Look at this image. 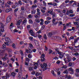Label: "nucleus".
<instances>
[{"mask_svg": "<svg viewBox=\"0 0 79 79\" xmlns=\"http://www.w3.org/2000/svg\"><path fill=\"white\" fill-rule=\"evenodd\" d=\"M0 27H1V30H0V36H1L3 34L2 33L1 31L2 32H5V30H4V25L3 23H0Z\"/></svg>", "mask_w": 79, "mask_h": 79, "instance_id": "obj_1", "label": "nucleus"}, {"mask_svg": "<svg viewBox=\"0 0 79 79\" xmlns=\"http://www.w3.org/2000/svg\"><path fill=\"white\" fill-rule=\"evenodd\" d=\"M29 33L30 34V35H32V36H33L34 37H37V35H35V33L34 32L32 31V30H30L29 31Z\"/></svg>", "mask_w": 79, "mask_h": 79, "instance_id": "obj_2", "label": "nucleus"}, {"mask_svg": "<svg viewBox=\"0 0 79 79\" xmlns=\"http://www.w3.org/2000/svg\"><path fill=\"white\" fill-rule=\"evenodd\" d=\"M10 73H7L6 74V76H3L2 78L3 79H5L6 78H9V77H10Z\"/></svg>", "mask_w": 79, "mask_h": 79, "instance_id": "obj_3", "label": "nucleus"}, {"mask_svg": "<svg viewBox=\"0 0 79 79\" xmlns=\"http://www.w3.org/2000/svg\"><path fill=\"white\" fill-rule=\"evenodd\" d=\"M58 54L59 55V57L60 58H63V57L64 55V53L62 52H59Z\"/></svg>", "mask_w": 79, "mask_h": 79, "instance_id": "obj_4", "label": "nucleus"}, {"mask_svg": "<svg viewBox=\"0 0 79 79\" xmlns=\"http://www.w3.org/2000/svg\"><path fill=\"white\" fill-rule=\"evenodd\" d=\"M11 16H8L7 18V19L6 20V23H10V21H11Z\"/></svg>", "mask_w": 79, "mask_h": 79, "instance_id": "obj_5", "label": "nucleus"}, {"mask_svg": "<svg viewBox=\"0 0 79 79\" xmlns=\"http://www.w3.org/2000/svg\"><path fill=\"white\" fill-rule=\"evenodd\" d=\"M55 34L54 33V32H49L48 33V36L49 37H52L53 35H54Z\"/></svg>", "mask_w": 79, "mask_h": 79, "instance_id": "obj_6", "label": "nucleus"}, {"mask_svg": "<svg viewBox=\"0 0 79 79\" xmlns=\"http://www.w3.org/2000/svg\"><path fill=\"white\" fill-rule=\"evenodd\" d=\"M5 50L1 49L0 50V56H2L3 55V54L5 53Z\"/></svg>", "mask_w": 79, "mask_h": 79, "instance_id": "obj_7", "label": "nucleus"}, {"mask_svg": "<svg viewBox=\"0 0 79 79\" xmlns=\"http://www.w3.org/2000/svg\"><path fill=\"white\" fill-rule=\"evenodd\" d=\"M13 10V9L11 8H9V9H7L5 10L6 13H9Z\"/></svg>", "mask_w": 79, "mask_h": 79, "instance_id": "obj_8", "label": "nucleus"}, {"mask_svg": "<svg viewBox=\"0 0 79 79\" xmlns=\"http://www.w3.org/2000/svg\"><path fill=\"white\" fill-rule=\"evenodd\" d=\"M73 23H74V25H76L77 26V29H79V23H78V22H76H76H73Z\"/></svg>", "mask_w": 79, "mask_h": 79, "instance_id": "obj_9", "label": "nucleus"}, {"mask_svg": "<svg viewBox=\"0 0 79 79\" xmlns=\"http://www.w3.org/2000/svg\"><path fill=\"white\" fill-rule=\"evenodd\" d=\"M45 54H43L41 55V61H44L45 60Z\"/></svg>", "mask_w": 79, "mask_h": 79, "instance_id": "obj_10", "label": "nucleus"}, {"mask_svg": "<svg viewBox=\"0 0 79 79\" xmlns=\"http://www.w3.org/2000/svg\"><path fill=\"white\" fill-rule=\"evenodd\" d=\"M44 68L43 69V71H45V70H47V64L46 63H44Z\"/></svg>", "mask_w": 79, "mask_h": 79, "instance_id": "obj_11", "label": "nucleus"}, {"mask_svg": "<svg viewBox=\"0 0 79 79\" xmlns=\"http://www.w3.org/2000/svg\"><path fill=\"white\" fill-rule=\"evenodd\" d=\"M68 70L70 71H71L72 73V74H73L74 73V70L72 68L70 67L68 69Z\"/></svg>", "mask_w": 79, "mask_h": 79, "instance_id": "obj_12", "label": "nucleus"}, {"mask_svg": "<svg viewBox=\"0 0 79 79\" xmlns=\"http://www.w3.org/2000/svg\"><path fill=\"white\" fill-rule=\"evenodd\" d=\"M5 41L8 43H9L11 41L10 39L8 37H6L5 38Z\"/></svg>", "mask_w": 79, "mask_h": 79, "instance_id": "obj_13", "label": "nucleus"}, {"mask_svg": "<svg viewBox=\"0 0 79 79\" xmlns=\"http://www.w3.org/2000/svg\"><path fill=\"white\" fill-rule=\"evenodd\" d=\"M55 18H53L52 21V23H53L54 24V25H56V24H57L58 22H55Z\"/></svg>", "mask_w": 79, "mask_h": 79, "instance_id": "obj_14", "label": "nucleus"}, {"mask_svg": "<svg viewBox=\"0 0 79 79\" xmlns=\"http://www.w3.org/2000/svg\"><path fill=\"white\" fill-rule=\"evenodd\" d=\"M79 40V37H77V38L76 39H74V44H76V43H77L78 40Z\"/></svg>", "mask_w": 79, "mask_h": 79, "instance_id": "obj_15", "label": "nucleus"}, {"mask_svg": "<svg viewBox=\"0 0 79 79\" xmlns=\"http://www.w3.org/2000/svg\"><path fill=\"white\" fill-rule=\"evenodd\" d=\"M68 60V62H71L72 60V59L71 58V57H69L67 58Z\"/></svg>", "mask_w": 79, "mask_h": 79, "instance_id": "obj_16", "label": "nucleus"}, {"mask_svg": "<svg viewBox=\"0 0 79 79\" xmlns=\"http://www.w3.org/2000/svg\"><path fill=\"white\" fill-rule=\"evenodd\" d=\"M37 7V6L35 4H33L32 6V8L33 9H35V8H36Z\"/></svg>", "mask_w": 79, "mask_h": 79, "instance_id": "obj_17", "label": "nucleus"}, {"mask_svg": "<svg viewBox=\"0 0 79 79\" xmlns=\"http://www.w3.org/2000/svg\"><path fill=\"white\" fill-rule=\"evenodd\" d=\"M16 73L15 72H12L11 73V75L13 77H16Z\"/></svg>", "mask_w": 79, "mask_h": 79, "instance_id": "obj_18", "label": "nucleus"}, {"mask_svg": "<svg viewBox=\"0 0 79 79\" xmlns=\"http://www.w3.org/2000/svg\"><path fill=\"white\" fill-rule=\"evenodd\" d=\"M63 73H64V74H68V73H69V72H68V69H67L65 70L63 72Z\"/></svg>", "mask_w": 79, "mask_h": 79, "instance_id": "obj_19", "label": "nucleus"}, {"mask_svg": "<svg viewBox=\"0 0 79 79\" xmlns=\"http://www.w3.org/2000/svg\"><path fill=\"white\" fill-rule=\"evenodd\" d=\"M37 15H40V10H39V9L37 8Z\"/></svg>", "mask_w": 79, "mask_h": 79, "instance_id": "obj_20", "label": "nucleus"}, {"mask_svg": "<svg viewBox=\"0 0 79 79\" xmlns=\"http://www.w3.org/2000/svg\"><path fill=\"white\" fill-rule=\"evenodd\" d=\"M34 69H36L37 68V66H38V64L36 63L34 64Z\"/></svg>", "mask_w": 79, "mask_h": 79, "instance_id": "obj_21", "label": "nucleus"}, {"mask_svg": "<svg viewBox=\"0 0 79 79\" xmlns=\"http://www.w3.org/2000/svg\"><path fill=\"white\" fill-rule=\"evenodd\" d=\"M4 3H5L4 0H0V5H4Z\"/></svg>", "mask_w": 79, "mask_h": 79, "instance_id": "obj_22", "label": "nucleus"}, {"mask_svg": "<svg viewBox=\"0 0 79 79\" xmlns=\"http://www.w3.org/2000/svg\"><path fill=\"white\" fill-rule=\"evenodd\" d=\"M34 42L35 44V45L36 46H38V45H39V42L38 41L36 40H35Z\"/></svg>", "mask_w": 79, "mask_h": 79, "instance_id": "obj_23", "label": "nucleus"}, {"mask_svg": "<svg viewBox=\"0 0 79 79\" xmlns=\"http://www.w3.org/2000/svg\"><path fill=\"white\" fill-rule=\"evenodd\" d=\"M7 3L9 5H13L14 3L13 2H11L10 1H8L7 2Z\"/></svg>", "mask_w": 79, "mask_h": 79, "instance_id": "obj_24", "label": "nucleus"}, {"mask_svg": "<svg viewBox=\"0 0 79 79\" xmlns=\"http://www.w3.org/2000/svg\"><path fill=\"white\" fill-rule=\"evenodd\" d=\"M21 10L22 11H23V12H25V11H26V10L24 9V6H23L22 7H21Z\"/></svg>", "mask_w": 79, "mask_h": 79, "instance_id": "obj_25", "label": "nucleus"}, {"mask_svg": "<svg viewBox=\"0 0 79 79\" xmlns=\"http://www.w3.org/2000/svg\"><path fill=\"white\" fill-rule=\"evenodd\" d=\"M22 73L21 72H19V75L18 76L19 78V79L21 78V76H22Z\"/></svg>", "mask_w": 79, "mask_h": 79, "instance_id": "obj_26", "label": "nucleus"}, {"mask_svg": "<svg viewBox=\"0 0 79 79\" xmlns=\"http://www.w3.org/2000/svg\"><path fill=\"white\" fill-rule=\"evenodd\" d=\"M37 24H37V23H34L33 24V27L34 28H35V27H37Z\"/></svg>", "mask_w": 79, "mask_h": 79, "instance_id": "obj_27", "label": "nucleus"}, {"mask_svg": "<svg viewBox=\"0 0 79 79\" xmlns=\"http://www.w3.org/2000/svg\"><path fill=\"white\" fill-rule=\"evenodd\" d=\"M29 46L28 47V48H33V45L32 44L30 43L29 44Z\"/></svg>", "mask_w": 79, "mask_h": 79, "instance_id": "obj_28", "label": "nucleus"}, {"mask_svg": "<svg viewBox=\"0 0 79 79\" xmlns=\"http://www.w3.org/2000/svg\"><path fill=\"white\" fill-rule=\"evenodd\" d=\"M26 23H27V19L25 18L24 20L22 22V24H24Z\"/></svg>", "mask_w": 79, "mask_h": 79, "instance_id": "obj_29", "label": "nucleus"}, {"mask_svg": "<svg viewBox=\"0 0 79 79\" xmlns=\"http://www.w3.org/2000/svg\"><path fill=\"white\" fill-rule=\"evenodd\" d=\"M22 21V20H20L19 21L17 22V24L18 25V26H19L20 25V24H21V23Z\"/></svg>", "mask_w": 79, "mask_h": 79, "instance_id": "obj_30", "label": "nucleus"}, {"mask_svg": "<svg viewBox=\"0 0 79 79\" xmlns=\"http://www.w3.org/2000/svg\"><path fill=\"white\" fill-rule=\"evenodd\" d=\"M49 23H50V21L47 20L46 21L44 22L45 24H49Z\"/></svg>", "mask_w": 79, "mask_h": 79, "instance_id": "obj_31", "label": "nucleus"}, {"mask_svg": "<svg viewBox=\"0 0 79 79\" xmlns=\"http://www.w3.org/2000/svg\"><path fill=\"white\" fill-rule=\"evenodd\" d=\"M20 5H23V3H22V2L21 0H19L18 1V3Z\"/></svg>", "mask_w": 79, "mask_h": 79, "instance_id": "obj_32", "label": "nucleus"}, {"mask_svg": "<svg viewBox=\"0 0 79 79\" xmlns=\"http://www.w3.org/2000/svg\"><path fill=\"white\" fill-rule=\"evenodd\" d=\"M52 75L54 76H56V75L55 74V72L53 70H52Z\"/></svg>", "mask_w": 79, "mask_h": 79, "instance_id": "obj_33", "label": "nucleus"}, {"mask_svg": "<svg viewBox=\"0 0 79 79\" xmlns=\"http://www.w3.org/2000/svg\"><path fill=\"white\" fill-rule=\"evenodd\" d=\"M30 60L29 59L27 58H26L25 62H27V63H29Z\"/></svg>", "mask_w": 79, "mask_h": 79, "instance_id": "obj_34", "label": "nucleus"}, {"mask_svg": "<svg viewBox=\"0 0 79 79\" xmlns=\"http://www.w3.org/2000/svg\"><path fill=\"white\" fill-rule=\"evenodd\" d=\"M35 11H36V10L33 9L31 11V13L32 14H35Z\"/></svg>", "mask_w": 79, "mask_h": 79, "instance_id": "obj_35", "label": "nucleus"}, {"mask_svg": "<svg viewBox=\"0 0 79 79\" xmlns=\"http://www.w3.org/2000/svg\"><path fill=\"white\" fill-rule=\"evenodd\" d=\"M15 6L17 7H18L19 6V4L18 2H15Z\"/></svg>", "mask_w": 79, "mask_h": 79, "instance_id": "obj_36", "label": "nucleus"}, {"mask_svg": "<svg viewBox=\"0 0 79 79\" xmlns=\"http://www.w3.org/2000/svg\"><path fill=\"white\" fill-rule=\"evenodd\" d=\"M64 77L62 76H60L59 77L58 79H64Z\"/></svg>", "mask_w": 79, "mask_h": 79, "instance_id": "obj_37", "label": "nucleus"}, {"mask_svg": "<svg viewBox=\"0 0 79 79\" xmlns=\"http://www.w3.org/2000/svg\"><path fill=\"white\" fill-rule=\"evenodd\" d=\"M35 21L36 23H39L40 22V20H39V19H36Z\"/></svg>", "mask_w": 79, "mask_h": 79, "instance_id": "obj_38", "label": "nucleus"}, {"mask_svg": "<svg viewBox=\"0 0 79 79\" xmlns=\"http://www.w3.org/2000/svg\"><path fill=\"white\" fill-rule=\"evenodd\" d=\"M27 30H29L31 28V25H28L27 26Z\"/></svg>", "mask_w": 79, "mask_h": 79, "instance_id": "obj_39", "label": "nucleus"}, {"mask_svg": "<svg viewBox=\"0 0 79 79\" xmlns=\"http://www.w3.org/2000/svg\"><path fill=\"white\" fill-rule=\"evenodd\" d=\"M51 15H52V18H54L55 17V15H56V14H55V13H52Z\"/></svg>", "mask_w": 79, "mask_h": 79, "instance_id": "obj_40", "label": "nucleus"}, {"mask_svg": "<svg viewBox=\"0 0 79 79\" xmlns=\"http://www.w3.org/2000/svg\"><path fill=\"white\" fill-rule=\"evenodd\" d=\"M77 4L76 3H74L73 5V7H77Z\"/></svg>", "mask_w": 79, "mask_h": 79, "instance_id": "obj_41", "label": "nucleus"}, {"mask_svg": "<svg viewBox=\"0 0 79 79\" xmlns=\"http://www.w3.org/2000/svg\"><path fill=\"white\" fill-rule=\"evenodd\" d=\"M29 23H30V24H32L33 23V21H32V20L31 19L29 20Z\"/></svg>", "mask_w": 79, "mask_h": 79, "instance_id": "obj_42", "label": "nucleus"}, {"mask_svg": "<svg viewBox=\"0 0 79 79\" xmlns=\"http://www.w3.org/2000/svg\"><path fill=\"white\" fill-rule=\"evenodd\" d=\"M43 5L44 6H47V3H46V2L45 1H43Z\"/></svg>", "mask_w": 79, "mask_h": 79, "instance_id": "obj_43", "label": "nucleus"}, {"mask_svg": "<svg viewBox=\"0 0 79 79\" xmlns=\"http://www.w3.org/2000/svg\"><path fill=\"white\" fill-rule=\"evenodd\" d=\"M11 5V7L12 8H14V9L16 8V6H15V5H13V4L12 5Z\"/></svg>", "mask_w": 79, "mask_h": 79, "instance_id": "obj_44", "label": "nucleus"}, {"mask_svg": "<svg viewBox=\"0 0 79 79\" xmlns=\"http://www.w3.org/2000/svg\"><path fill=\"white\" fill-rule=\"evenodd\" d=\"M12 46L13 48H14V49L16 48V45H15V44H13L12 45Z\"/></svg>", "mask_w": 79, "mask_h": 79, "instance_id": "obj_45", "label": "nucleus"}, {"mask_svg": "<svg viewBox=\"0 0 79 79\" xmlns=\"http://www.w3.org/2000/svg\"><path fill=\"white\" fill-rule=\"evenodd\" d=\"M43 37L45 39H47V35H46V34L44 35Z\"/></svg>", "mask_w": 79, "mask_h": 79, "instance_id": "obj_46", "label": "nucleus"}, {"mask_svg": "<svg viewBox=\"0 0 79 79\" xmlns=\"http://www.w3.org/2000/svg\"><path fill=\"white\" fill-rule=\"evenodd\" d=\"M53 10H49L48 11V13H49V14H51L52 15V14L53 12Z\"/></svg>", "mask_w": 79, "mask_h": 79, "instance_id": "obj_47", "label": "nucleus"}, {"mask_svg": "<svg viewBox=\"0 0 79 79\" xmlns=\"http://www.w3.org/2000/svg\"><path fill=\"white\" fill-rule=\"evenodd\" d=\"M56 51L58 53V54L59 53H60L61 52H60V51H59V49L58 48H57L56 49Z\"/></svg>", "mask_w": 79, "mask_h": 79, "instance_id": "obj_48", "label": "nucleus"}, {"mask_svg": "<svg viewBox=\"0 0 79 79\" xmlns=\"http://www.w3.org/2000/svg\"><path fill=\"white\" fill-rule=\"evenodd\" d=\"M15 57L13 56V58H11V60L12 61H15Z\"/></svg>", "mask_w": 79, "mask_h": 79, "instance_id": "obj_49", "label": "nucleus"}, {"mask_svg": "<svg viewBox=\"0 0 79 79\" xmlns=\"http://www.w3.org/2000/svg\"><path fill=\"white\" fill-rule=\"evenodd\" d=\"M51 18L50 17H48L46 18V19L48 21H49V20H50L51 19Z\"/></svg>", "mask_w": 79, "mask_h": 79, "instance_id": "obj_50", "label": "nucleus"}, {"mask_svg": "<svg viewBox=\"0 0 79 79\" xmlns=\"http://www.w3.org/2000/svg\"><path fill=\"white\" fill-rule=\"evenodd\" d=\"M2 60H3V61H5V60H6V57H2Z\"/></svg>", "mask_w": 79, "mask_h": 79, "instance_id": "obj_51", "label": "nucleus"}, {"mask_svg": "<svg viewBox=\"0 0 79 79\" xmlns=\"http://www.w3.org/2000/svg\"><path fill=\"white\" fill-rule=\"evenodd\" d=\"M66 56H67L66 58H69V57H70L71 56H70L68 54H66L65 55Z\"/></svg>", "mask_w": 79, "mask_h": 79, "instance_id": "obj_52", "label": "nucleus"}, {"mask_svg": "<svg viewBox=\"0 0 79 79\" xmlns=\"http://www.w3.org/2000/svg\"><path fill=\"white\" fill-rule=\"evenodd\" d=\"M31 53H30L28 55V57L29 58H31Z\"/></svg>", "mask_w": 79, "mask_h": 79, "instance_id": "obj_53", "label": "nucleus"}, {"mask_svg": "<svg viewBox=\"0 0 79 79\" xmlns=\"http://www.w3.org/2000/svg\"><path fill=\"white\" fill-rule=\"evenodd\" d=\"M18 11V8H17L16 9H15L14 12L16 13V12H17Z\"/></svg>", "mask_w": 79, "mask_h": 79, "instance_id": "obj_54", "label": "nucleus"}, {"mask_svg": "<svg viewBox=\"0 0 79 79\" xmlns=\"http://www.w3.org/2000/svg\"><path fill=\"white\" fill-rule=\"evenodd\" d=\"M44 50H45V51H47V50H48V48H47L46 46H45Z\"/></svg>", "mask_w": 79, "mask_h": 79, "instance_id": "obj_55", "label": "nucleus"}, {"mask_svg": "<svg viewBox=\"0 0 79 79\" xmlns=\"http://www.w3.org/2000/svg\"><path fill=\"white\" fill-rule=\"evenodd\" d=\"M40 75V73H37V72L36 73H35V76H39Z\"/></svg>", "mask_w": 79, "mask_h": 79, "instance_id": "obj_56", "label": "nucleus"}, {"mask_svg": "<svg viewBox=\"0 0 79 79\" xmlns=\"http://www.w3.org/2000/svg\"><path fill=\"white\" fill-rule=\"evenodd\" d=\"M29 71H32V70H33V68H32V67L29 68Z\"/></svg>", "mask_w": 79, "mask_h": 79, "instance_id": "obj_57", "label": "nucleus"}, {"mask_svg": "<svg viewBox=\"0 0 79 79\" xmlns=\"http://www.w3.org/2000/svg\"><path fill=\"white\" fill-rule=\"evenodd\" d=\"M49 54H51L52 52V50L51 49H49Z\"/></svg>", "mask_w": 79, "mask_h": 79, "instance_id": "obj_58", "label": "nucleus"}, {"mask_svg": "<svg viewBox=\"0 0 79 79\" xmlns=\"http://www.w3.org/2000/svg\"><path fill=\"white\" fill-rule=\"evenodd\" d=\"M5 6L6 7H8V8H10V6L9 5H8L7 4H6L5 5Z\"/></svg>", "mask_w": 79, "mask_h": 79, "instance_id": "obj_59", "label": "nucleus"}, {"mask_svg": "<svg viewBox=\"0 0 79 79\" xmlns=\"http://www.w3.org/2000/svg\"><path fill=\"white\" fill-rule=\"evenodd\" d=\"M75 71H76V73H79V69H76Z\"/></svg>", "mask_w": 79, "mask_h": 79, "instance_id": "obj_60", "label": "nucleus"}, {"mask_svg": "<svg viewBox=\"0 0 79 79\" xmlns=\"http://www.w3.org/2000/svg\"><path fill=\"white\" fill-rule=\"evenodd\" d=\"M38 1L37 0H34V2H33V4H35Z\"/></svg>", "mask_w": 79, "mask_h": 79, "instance_id": "obj_61", "label": "nucleus"}, {"mask_svg": "<svg viewBox=\"0 0 79 79\" xmlns=\"http://www.w3.org/2000/svg\"><path fill=\"white\" fill-rule=\"evenodd\" d=\"M74 39V36H71L70 37V39L69 40H72V39Z\"/></svg>", "mask_w": 79, "mask_h": 79, "instance_id": "obj_62", "label": "nucleus"}, {"mask_svg": "<svg viewBox=\"0 0 79 79\" xmlns=\"http://www.w3.org/2000/svg\"><path fill=\"white\" fill-rule=\"evenodd\" d=\"M29 39L30 40H32V39H33V37L32 36H30L29 37Z\"/></svg>", "mask_w": 79, "mask_h": 79, "instance_id": "obj_63", "label": "nucleus"}, {"mask_svg": "<svg viewBox=\"0 0 79 79\" xmlns=\"http://www.w3.org/2000/svg\"><path fill=\"white\" fill-rule=\"evenodd\" d=\"M11 49L10 48L8 49V51L9 53H11Z\"/></svg>", "mask_w": 79, "mask_h": 79, "instance_id": "obj_64", "label": "nucleus"}]
</instances>
